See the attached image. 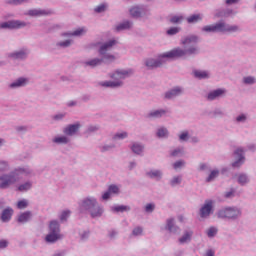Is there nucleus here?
<instances>
[{
    "label": "nucleus",
    "instance_id": "obj_14",
    "mask_svg": "<svg viewBox=\"0 0 256 256\" xmlns=\"http://www.w3.org/2000/svg\"><path fill=\"white\" fill-rule=\"evenodd\" d=\"M79 127H81L80 124H73V125H69L68 127H66L64 129V133L65 135H75L76 131H79Z\"/></svg>",
    "mask_w": 256,
    "mask_h": 256
},
{
    "label": "nucleus",
    "instance_id": "obj_48",
    "mask_svg": "<svg viewBox=\"0 0 256 256\" xmlns=\"http://www.w3.org/2000/svg\"><path fill=\"white\" fill-rule=\"evenodd\" d=\"M127 137V132L117 133L114 136V139H125Z\"/></svg>",
    "mask_w": 256,
    "mask_h": 256
},
{
    "label": "nucleus",
    "instance_id": "obj_13",
    "mask_svg": "<svg viewBox=\"0 0 256 256\" xmlns=\"http://www.w3.org/2000/svg\"><path fill=\"white\" fill-rule=\"evenodd\" d=\"M191 237H193V231L186 230L184 231V234L179 238V243H181V245L184 243H189V241H191Z\"/></svg>",
    "mask_w": 256,
    "mask_h": 256
},
{
    "label": "nucleus",
    "instance_id": "obj_21",
    "mask_svg": "<svg viewBox=\"0 0 256 256\" xmlns=\"http://www.w3.org/2000/svg\"><path fill=\"white\" fill-rule=\"evenodd\" d=\"M101 63H103V59L95 58L90 61H87L86 65H88L89 67H99Z\"/></svg>",
    "mask_w": 256,
    "mask_h": 256
},
{
    "label": "nucleus",
    "instance_id": "obj_42",
    "mask_svg": "<svg viewBox=\"0 0 256 256\" xmlns=\"http://www.w3.org/2000/svg\"><path fill=\"white\" fill-rule=\"evenodd\" d=\"M183 21V16H173L170 19V23H181Z\"/></svg>",
    "mask_w": 256,
    "mask_h": 256
},
{
    "label": "nucleus",
    "instance_id": "obj_18",
    "mask_svg": "<svg viewBox=\"0 0 256 256\" xmlns=\"http://www.w3.org/2000/svg\"><path fill=\"white\" fill-rule=\"evenodd\" d=\"M12 215H13V209H5L2 212L1 219H2V221L7 222L11 219Z\"/></svg>",
    "mask_w": 256,
    "mask_h": 256
},
{
    "label": "nucleus",
    "instance_id": "obj_63",
    "mask_svg": "<svg viewBox=\"0 0 256 256\" xmlns=\"http://www.w3.org/2000/svg\"><path fill=\"white\" fill-rule=\"evenodd\" d=\"M233 193H235V192H234V191L227 192V193L225 194V197H226V198L233 197Z\"/></svg>",
    "mask_w": 256,
    "mask_h": 256
},
{
    "label": "nucleus",
    "instance_id": "obj_57",
    "mask_svg": "<svg viewBox=\"0 0 256 256\" xmlns=\"http://www.w3.org/2000/svg\"><path fill=\"white\" fill-rule=\"evenodd\" d=\"M110 197H111V192H109V190L102 195V199L104 201H107V199H109Z\"/></svg>",
    "mask_w": 256,
    "mask_h": 256
},
{
    "label": "nucleus",
    "instance_id": "obj_8",
    "mask_svg": "<svg viewBox=\"0 0 256 256\" xmlns=\"http://www.w3.org/2000/svg\"><path fill=\"white\" fill-rule=\"evenodd\" d=\"M27 25L25 22H21L19 20L8 21L0 24L1 29H21V27H25Z\"/></svg>",
    "mask_w": 256,
    "mask_h": 256
},
{
    "label": "nucleus",
    "instance_id": "obj_31",
    "mask_svg": "<svg viewBox=\"0 0 256 256\" xmlns=\"http://www.w3.org/2000/svg\"><path fill=\"white\" fill-rule=\"evenodd\" d=\"M132 151L133 153H136V155H141V153H143V146L140 144H134L132 146Z\"/></svg>",
    "mask_w": 256,
    "mask_h": 256
},
{
    "label": "nucleus",
    "instance_id": "obj_15",
    "mask_svg": "<svg viewBox=\"0 0 256 256\" xmlns=\"http://www.w3.org/2000/svg\"><path fill=\"white\" fill-rule=\"evenodd\" d=\"M51 13H53V11L51 10H30L29 11V15H31L32 17H39L41 15H51Z\"/></svg>",
    "mask_w": 256,
    "mask_h": 256
},
{
    "label": "nucleus",
    "instance_id": "obj_4",
    "mask_svg": "<svg viewBox=\"0 0 256 256\" xmlns=\"http://www.w3.org/2000/svg\"><path fill=\"white\" fill-rule=\"evenodd\" d=\"M50 233L46 236L45 241L47 243H55L61 239V234H59V222L52 221L50 222Z\"/></svg>",
    "mask_w": 256,
    "mask_h": 256
},
{
    "label": "nucleus",
    "instance_id": "obj_3",
    "mask_svg": "<svg viewBox=\"0 0 256 256\" xmlns=\"http://www.w3.org/2000/svg\"><path fill=\"white\" fill-rule=\"evenodd\" d=\"M202 31H205L206 33H235V31H239V27L229 26L225 24V22H219L213 25L204 26Z\"/></svg>",
    "mask_w": 256,
    "mask_h": 256
},
{
    "label": "nucleus",
    "instance_id": "obj_55",
    "mask_svg": "<svg viewBox=\"0 0 256 256\" xmlns=\"http://www.w3.org/2000/svg\"><path fill=\"white\" fill-rule=\"evenodd\" d=\"M9 245V242L7 240H0V249H5Z\"/></svg>",
    "mask_w": 256,
    "mask_h": 256
},
{
    "label": "nucleus",
    "instance_id": "obj_26",
    "mask_svg": "<svg viewBox=\"0 0 256 256\" xmlns=\"http://www.w3.org/2000/svg\"><path fill=\"white\" fill-rule=\"evenodd\" d=\"M131 28V22L126 21L118 26H116V31H125V29Z\"/></svg>",
    "mask_w": 256,
    "mask_h": 256
},
{
    "label": "nucleus",
    "instance_id": "obj_59",
    "mask_svg": "<svg viewBox=\"0 0 256 256\" xmlns=\"http://www.w3.org/2000/svg\"><path fill=\"white\" fill-rule=\"evenodd\" d=\"M235 3H239V0H226V5H233Z\"/></svg>",
    "mask_w": 256,
    "mask_h": 256
},
{
    "label": "nucleus",
    "instance_id": "obj_47",
    "mask_svg": "<svg viewBox=\"0 0 256 256\" xmlns=\"http://www.w3.org/2000/svg\"><path fill=\"white\" fill-rule=\"evenodd\" d=\"M109 193H119V187L115 185H110L108 188Z\"/></svg>",
    "mask_w": 256,
    "mask_h": 256
},
{
    "label": "nucleus",
    "instance_id": "obj_7",
    "mask_svg": "<svg viewBox=\"0 0 256 256\" xmlns=\"http://www.w3.org/2000/svg\"><path fill=\"white\" fill-rule=\"evenodd\" d=\"M117 45V41L116 40H110L107 43H104L100 49H99V53L100 55H103L104 59L106 61H115V57L113 55L107 54V51H110V49L114 46Z\"/></svg>",
    "mask_w": 256,
    "mask_h": 256
},
{
    "label": "nucleus",
    "instance_id": "obj_27",
    "mask_svg": "<svg viewBox=\"0 0 256 256\" xmlns=\"http://www.w3.org/2000/svg\"><path fill=\"white\" fill-rule=\"evenodd\" d=\"M202 17L200 14H194L187 18L188 23H197L198 21H201Z\"/></svg>",
    "mask_w": 256,
    "mask_h": 256
},
{
    "label": "nucleus",
    "instance_id": "obj_60",
    "mask_svg": "<svg viewBox=\"0 0 256 256\" xmlns=\"http://www.w3.org/2000/svg\"><path fill=\"white\" fill-rule=\"evenodd\" d=\"M179 153H181V149H176V150H174V151L171 153V155H172V157H177V155H178Z\"/></svg>",
    "mask_w": 256,
    "mask_h": 256
},
{
    "label": "nucleus",
    "instance_id": "obj_41",
    "mask_svg": "<svg viewBox=\"0 0 256 256\" xmlns=\"http://www.w3.org/2000/svg\"><path fill=\"white\" fill-rule=\"evenodd\" d=\"M218 175H219V170H213V171L210 173L209 177L207 178V181H208V182H209V181H213V179H215V177H218Z\"/></svg>",
    "mask_w": 256,
    "mask_h": 256
},
{
    "label": "nucleus",
    "instance_id": "obj_40",
    "mask_svg": "<svg viewBox=\"0 0 256 256\" xmlns=\"http://www.w3.org/2000/svg\"><path fill=\"white\" fill-rule=\"evenodd\" d=\"M248 179L247 176H245V174H240L238 177V183H240V185H245V183H247Z\"/></svg>",
    "mask_w": 256,
    "mask_h": 256
},
{
    "label": "nucleus",
    "instance_id": "obj_52",
    "mask_svg": "<svg viewBox=\"0 0 256 256\" xmlns=\"http://www.w3.org/2000/svg\"><path fill=\"white\" fill-rule=\"evenodd\" d=\"M25 1L27 0H10L8 3H10V5H21V3H25Z\"/></svg>",
    "mask_w": 256,
    "mask_h": 256
},
{
    "label": "nucleus",
    "instance_id": "obj_12",
    "mask_svg": "<svg viewBox=\"0 0 256 256\" xmlns=\"http://www.w3.org/2000/svg\"><path fill=\"white\" fill-rule=\"evenodd\" d=\"M226 91L225 89H217L208 94V100L209 101H215V99L222 97V95H225Z\"/></svg>",
    "mask_w": 256,
    "mask_h": 256
},
{
    "label": "nucleus",
    "instance_id": "obj_58",
    "mask_svg": "<svg viewBox=\"0 0 256 256\" xmlns=\"http://www.w3.org/2000/svg\"><path fill=\"white\" fill-rule=\"evenodd\" d=\"M187 137H189V133H188V132H183V133L180 135V140H181V141H185V139H187Z\"/></svg>",
    "mask_w": 256,
    "mask_h": 256
},
{
    "label": "nucleus",
    "instance_id": "obj_11",
    "mask_svg": "<svg viewBox=\"0 0 256 256\" xmlns=\"http://www.w3.org/2000/svg\"><path fill=\"white\" fill-rule=\"evenodd\" d=\"M199 38L195 35L187 36L181 40V45L187 46V45H196L198 43Z\"/></svg>",
    "mask_w": 256,
    "mask_h": 256
},
{
    "label": "nucleus",
    "instance_id": "obj_33",
    "mask_svg": "<svg viewBox=\"0 0 256 256\" xmlns=\"http://www.w3.org/2000/svg\"><path fill=\"white\" fill-rule=\"evenodd\" d=\"M120 85H121V82H111V81L103 82L101 84L102 87H120Z\"/></svg>",
    "mask_w": 256,
    "mask_h": 256
},
{
    "label": "nucleus",
    "instance_id": "obj_62",
    "mask_svg": "<svg viewBox=\"0 0 256 256\" xmlns=\"http://www.w3.org/2000/svg\"><path fill=\"white\" fill-rule=\"evenodd\" d=\"M236 121H245V115H240L236 118Z\"/></svg>",
    "mask_w": 256,
    "mask_h": 256
},
{
    "label": "nucleus",
    "instance_id": "obj_43",
    "mask_svg": "<svg viewBox=\"0 0 256 256\" xmlns=\"http://www.w3.org/2000/svg\"><path fill=\"white\" fill-rule=\"evenodd\" d=\"M86 32H87V30H85V28H79V29L75 30L72 33V35H75L76 37H79V35H83Z\"/></svg>",
    "mask_w": 256,
    "mask_h": 256
},
{
    "label": "nucleus",
    "instance_id": "obj_19",
    "mask_svg": "<svg viewBox=\"0 0 256 256\" xmlns=\"http://www.w3.org/2000/svg\"><path fill=\"white\" fill-rule=\"evenodd\" d=\"M31 219V212H24L19 215L18 222L19 223H27Z\"/></svg>",
    "mask_w": 256,
    "mask_h": 256
},
{
    "label": "nucleus",
    "instance_id": "obj_1",
    "mask_svg": "<svg viewBox=\"0 0 256 256\" xmlns=\"http://www.w3.org/2000/svg\"><path fill=\"white\" fill-rule=\"evenodd\" d=\"M197 53H199V49L196 46H190L187 50L177 47L160 55V59H179L185 55H197Z\"/></svg>",
    "mask_w": 256,
    "mask_h": 256
},
{
    "label": "nucleus",
    "instance_id": "obj_37",
    "mask_svg": "<svg viewBox=\"0 0 256 256\" xmlns=\"http://www.w3.org/2000/svg\"><path fill=\"white\" fill-rule=\"evenodd\" d=\"M179 31H180L179 27H172L167 30V35H177Z\"/></svg>",
    "mask_w": 256,
    "mask_h": 256
},
{
    "label": "nucleus",
    "instance_id": "obj_39",
    "mask_svg": "<svg viewBox=\"0 0 256 256\" xmlns=\"http://www.w3.org/2000/svg\"><path fill=\"white\" fill-rule=\"evenodd\" d=\"M27 205H29V203L27 202V200H20V201H18V203H17V207H18L19 209H25V208H27Z\"/></svg>",
    "mask_w": 256,
    "mask_h": 256
},
{
    "label": "nucleus",
    "instance_id": "obj_51",
    "mask_svg": "<svg viewBox=\"0 0 256 256\" xmlns=\"http://www.w3.org/2000/svg\"><path fill=\"white\" fill-rule=\"evenodd\" d=\"M153 209H155V205L154 204H147L146 207H145V211L147 213L153 212Z\"/></svg>",
    "mask_w": 256,
    "mask_h": 256
},
{
    "label": "nucleus",
    "instance_id": "obj_49",
    "mask_svg": "<svg viewBox=\"0 0 256 256\" xmlns=\"http://www.w3.org/2000/svg\"><path fill=\"white\" fill-rule=\"evenodd\" d=\"M244 83H246L247 85H252V83H255V78L249 76L244 78Z\"/></svg>",
    "mask_w": 256,
    "mask_h": 256
},
{
    "label": "nucleus",
    "instance_id": "obj_45",
    "mask_svg": "<svg viewBox=\"0 0 256 256\" xmlns=\"http://www.w3.org/2000/svg\"><path fill=\"white\" fill-rule=\"evenodd\" d=\"M7 169H9V165L7 164V162H0V173L3 171H7Z\"/></svg>",
    "mask_w": 256,
    "mask_h": 256
},
{
    "label": "nucleus",
    "instance_id": "obj_44",
    "mask_svg": "<svg viewBox=\"0 0 256 256\" xmlns=\"http://www.w3.org/2000/svg\"><path fill=\"white\" fill-rule=\"evenodd\" d=\"M105 9H107V5L101 4V5H99L95 8V12L96 13H103V11H105Z\"/></svg>",
    "mask_w": 256,
    "mask_h": 256
},
{
    "label": "nucleus",
    "instance_id": "obj_34",
    "mask_svg": "<svg viewBox=\"0 0 256 256\" xmlns=\"http://www.w3.org/2000/svg\"><path fill=\"white\" fill-rule=\"evenodd\" d=\"M163 115H165V110H156L154 112H151L149 114V117H156V118H158V117H163Z\"/></svg>",
    "mask_w": 256,
    "mask_h": 256
},
{
    "label": "nucleus",
    "instance_id": "obj_5",
    "mask_svg": "<svg viewBox=\"0 0 256 256\" xmlns=\"http://www.w3.org/2000/svg\"><path fill=\"white\" fill-rule=\"evenodd\" d=\"M17 181H19V173L17 172L0 176V189H7L10 185L17 183Z\"/></svg>",
    "mask_w": 256,
    "mask_h": 256
},
{
    "label": "nucleus",
    "instance_id": "obj_10",
    "mask_svg": "<svg viewBox=\"0 0 256 256\" xmlns=\"http://www.w3.org/2000/svg\"><path fill=\"white\" fill-rule=\"evenodd\" d=\"M234 155H236L237 159L233 164L232 167H241L243 163H245V156H243V149L238 148L235 152Z\"/></svg>",
    "mask_w": 256,
    "mask_h": 256
},
{
    "label": "nucleus",
    "instance_id": "obj_24",
    "mask_svg": "<svg viewBox=\"0 0 256 256\" xmlns=\"http://www.w3.org/2000/svg\"><path fill=\"white\" fill-rule=\"evenodd\" d=\"M27 83V79L25 78H19L14 83L10 84V87H23Z\"/></svg>",
    "mask_w": 256,
    "mask_h": 256
},
{
    "label": "nucleus",
    "instance_id": "obj_64",
    "mask_svg": "<svg viewBox=\"0 0 256 256\" xmlns=\"http://www.w3.org/2000/svg\"><path fill=\"white\" fill-rule=\"evenodd\" d=\"M54 119H63V114L54 116Z\"/></svg>",
    "mask_w": 256,
    "mask_h": 256
},
{
    "label": "nucleus",
    "instance_id": "obj_16",
    "mask_svg": "<svg viewBox=\"0 0 256 256\" xmlns=\"http://www.w3.org/2000/svg\"><path fill=\"white\" fill-rule=\"evenodd\" d=\"M163 65V62L161 60H154V59H149L146 61V67L149 69H155L156 67H161Z\"/></svg>",
    "mask_w": 256,
    "mask_h": 256
},
{
    "label": "nucleus",
    "instance_id": "obj_54",
    "mask_svg": "<svg viewBox=\"0 0 256 256\" xmlns=\"http://www.w3.org/2000/svg\"><path fill=\"white\" fill-rule=\"evenodd\" d=\"M183 165H185V162L178 161V162L174 163L173 167H174V169H179V167H183Z\"/></svg>",
    "mask_w": 256,
    "mask_h": 256
},
{
    "label": "nucleus",
    "instance_id": "obj_17",
    "mask_svg": "<svg viewBox=\"0 0 256 256\" xmlns=\"http://www.w3.org/2000/svg\"><path fill=\"white\" fill-rule=\"evenodd\" d=\"M182 90L181 88L177 87L172 89L171 91L165 94L166 99H173V97H177V95H181Z\"/></svg>",
    "mask_w": 256,
    "mask_h": 256
},
{
    "label": "nucleus",
    "instance_id": "obj_32",
    "mask_svg": "<svg viewBox=\"0 0 256 256\" xmlns=\"http://www.w3.org/2000/svg\"><path fill=\"white\" fill-rule=\"evenodd\" d=\"M130 207L129 206H116L112 208V211H115L116 213H123V211H130Z\"/></svg>",
    "mask_w": 256,
    "mask_h": 256
},
{
    "label": "nucleus",
    "instance_id": "obj_50",
    "mask_svg": "<svg viewBox=\"0 0 256 256\" xmlns=\"http://www.w3.org/2000/svg\"><path fill=\"white\" fill-rule=\"evenodd\" d=\"M133 235H135V236H137V235H141V233H143V228H141V227H136V228H134V230H133Z\"/></svg>",
    "mask_w": 256,
    "mask_h": 256
},
{
    "label": "nucleus",
    "instance_id": "obj_53",
    "mask_svg": "<svg viewBox=\"0 0 256 256\" xmlns=\"http://www.w3.org/2000/svg\"><path fill=\"white\" fill-rule=\"evenodd\" d=\"M178 183H181V177H179V176L174 177L171 184L172 185H178Z\"/></svg>",
    "mask_w": 256,
    "mask_h": 256
},
{
    "label": "nucleus",
    "instance_id": "obj_56",
    "mask_svg": "<svg viewBox=\"0 0 256 256\" xmlns=\"http://www.w3.org/2000/svg\"><path fill=\"white\" fill-rule=\"evenodd\" d=\"M60 47H69L71 45V40H66L64 42L59 43Z\"/></svg>",
    "mask_w": 256,
    "mask_h": 256
},
{
    "label": "nucleus",
    "instance_id": "obj_46",
    "mask_svg": "<svg viewBox=\"0 0 256 256\" xmlns=\"http://www.w3.org/2000/svg\"><path fill=\"white\" fill-rule=\"evenodd\" d=\"M69 215H71V212H70V211H64V212H62V214H61V216H60L61 221H67V217H69Z\"/></svg>",
    "mask_w": 256,
    "mask_h": 256
},
{
    "label": "nucleus",
    "instance_id": "obj_36",
    "mask_svg": "<svg viewBox=\"0 0 256 256\" xmlns=\"http://www.w3.org/2000/svg\"><path fill=\"white\" fill-rule=\"evenodd\" d=\"M169 135V132L165 128H160L157 132V137H167Z\"/></svg>",
    "mask_w": 256,
    "mask_h": 256
},
{
    "label": "nucleus",
    "instance_id": "obj_30",
    "mask_svg": "<svg viewBox=\"0 0 256 256\" xmlns=\"http://www.w3.org/2000/svg\"><path fill=\"white\" fill-rule=\"evenodd\" d=\"M132 17H141V9L139 7H133L130 9Z\"/></svg>",
    "mask_w": 256,
    "mask_h": 256
},
{
    "label": "nucleus",
    "instance_id": "obj_61",
    "mask_svg": "<svg viewBox=\"0 0 256 256\" xmlns=\"http://www.w3.org/2000/svg\"><path fill=\"white\" fill-rule=\"evenodd\" d=\"M206 256H215V252L213 250H208Z\"/></svg>",
    "mask_w": 256,
    "mask_h": 256
},
{
    "label": "nucleus",
    "instance_id": "obj_25",
    "mask_svg": "<svg viewBox=\"0 0 256 256\" xmlns=\"http://www.w3.org/2000/svg\"><path fill=\"white\" fill-rule=\"evenodd\" d=\"M10 57H12L13 59H25V57H27V52L19 51L11 54Z\"/></svg>",
    "mask_w": 256,
    "mask_h": 256
},
{
    "label": "nucleus",
    "instance_id": "obj_20",
    "mask_svg": "<svg viewBox=\"0 0 256 256\" xmlns=\"http://www.w3.org/2000/svg\"><path fill=\"white\" fill-rule=\"evenodd\" d=\"M127 75H129L128 71H125V70H123V71H116L113 74L112 78L113 79H125L127 77Z\"/></svg>",
    "mask_w": 256,
    "mask_h": 256
},
{
    "label": "nucleus",
    "instance_id": "obj_22",
    "mask_svg": "<svg viewBox=\"0 0 256 256\" xmlns=\"http://www.w3.org/2000/svg\"><path fill=\"white\" fill-rule=\"evenodd\" d=\"M166 228L168 229V231H170V233H177V230L179 229V227H175V225L173 224V219L167 220Z\"/></svg>",
    "mask_w": 256,
    "mask_h": 256
},
{
    "label": "nucleus",
    "instance_id": "obj_28",
    "mask_svg": "<svg viewBox=\"0 0 256 256\" xmlns=\"http://www.w3.org/2000/svg\"><path fill=\"white\" fill-rule=\"evenodd\" d=\"M148 177H151V179H160L161 178V171L154 170L147 173Z\"/></svg>",
    "mask_w": 256,
    "mask_h": 256
},
{
    "label": "nucleus",
    "instance_id": "obj_35",
    "mask_svg": "<svg viewBox=\"0 0 256 256\" xmlns=\"http://www.w3.org/2000/svg\"><path fill=\"white\" fill-rule=\"evenodd\" d=\"M31 189V183L26 182L18 187V191H29Z\"/></svg>",
    "mask_w": 256,
    "mask_h": 256
},
{
    "label": "nucleus",
    "instance_id": "obj_2",
    "mask_svg": "<svg viewBox=\"0 0 256 256\" xmlns=\"http://www.w3.org/2000/svg\"><path fill=\"white\" fill-rule=\"evenodd\" d=\"M80 211H89L93 218L103 215V208L99 207L97 200L94 198L84 199L80 205Z\"/></svg>",
    "mask_w": 256,
    "mask_h": 256
},
{
    "label": "nucleus",
    "instance_id": "obj_6",
    "mask_svg": "<svg viewBox=\"0 0 256 256\" xmlns=\"http://www.w3.org/2000/svg\"><path fill=\"white\" fill-rule=\"evenodd\" d=\"M241 216V211L237 208H224L218 212V217L220 219H237Z\"/></svg>",
    "mask_w": 256,
    "mask_h": 256
},
{
    "label": "nucleus",
    "instance_id": "obj_23",
    "mask_svg": "<svg viewBox=\"0 0 256 256\" xmlns=\"http://www.w3.org/2000/svg\"><path fill=\"white\" fill-rule=\"evenodd\" d=\"M194 77H197V79H207L209 74L206 71L195 70Z\"/></svg>",
    "mask_w": 256,
    "mask_h": 256
},
{
    "label": "nucleus",
    "instance_id": "obj_29",
    "mask_svg": "<svg viewBox=\"0 0 256 256\" xmlns=\"http://www.w3.org/2000/svg\"><path fill=\"white\" fill-rule=\"evenodd\" d=\"M53 142L58 144H65V143H69V139L65 136H60V137L54 138Z\"/></svg>",
    "mask_w": 256,
    "mask_h": 256
},
{
    "label": "nucleus",
    "instance_id": "obj_38",
    "mask_svg": "<svg viewBox=\"0 0 256 256\" xmlns=\"http://www.w3.org/2000/svg\"><path fill=\"white\" fill-rule=\"evenodd\" d=\"M207 235H208V237H215V235H217V228H215V227H210V228L207 230Z\"/></svg>",
    "mask_w": 256,
    "mask_h": 256
},
{
    "label": "nucleus",
    "instance_id": "obj_9",
    "mask_svg": "<svg viewBox=\"0 0 256 256\" xmlns=\"http://www.w3.org/2000/svg\"><path fill=\"white\" fill-rule=\"evenodd\" d=\"M213 211V202L211 200H206L203 207L200 209V217L205 219V217H209L211 212Z\"/></svg>",
    "mask_w": 256,
    "mask_h": 256
}]
</instances>
